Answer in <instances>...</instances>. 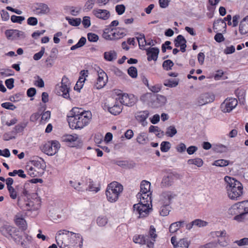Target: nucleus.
I'll return each mask as SVG.
<instances>
[{"mask_svg": "<svg viewBox=\"0 0 248 248\" xmlns=\"http://www.w3.org/2000/svg\"><path fill=\"white\" fill-rule=\"evenodd\" d=\"M224 181L227 184L228 197L232 200H238L243 192L242 184L235 178L228 176L224 177Z\"/></svg>", "mask_w": 248, "mask_h": 248, "instance_id": "1", "label": "nucleus"}, {"mask_svg": "<svg viewBox=\"0 0 248 248\" xmlns=\"http://www.w3.org/2000/svg\"><path fill=\"white\" fill-rule=\"evenodd\" d=\"M88 114L86 118L82 117H76L71 115H67V121L68 123L69 127L72 129H81L85 126L87 125L92 118L91 112H87Z\"/></svg>", "mask_w": 248, "mask_h": 248, "instance_id": "2", "label": "nucleus"}, {"mask_svg": "<svg viewBox=\"0 0 248 248\" xmlns=\"http://www.w3.org/2000/svg\"><path fill=\"white\" fill-rule=\"evenodd\" d=\"M123 190V186L117 182H113L108 185L106 190L107 200L110 202H114L118 199L120 194Z\"/></svg>", "mask_w": 248, "mask_h": 248, "instance_id": "3", "label": "nucleus"}, {"mask_svg": "<svg viewBox=\"0 0 248 248\" xmlns=\"http://www.w3.org/2000/svg\"><path fill=\"white\" fill-rule=\"evenodd\" d=\"M228 215L234 216L233 220L238 222H245L248 220L246 212L243 210V207L238 204V202L233 204L228 210Z\"/></svg>", "mask_w": 248, "mask_h": 248, "instance_id": "4", "label": "nucleus"}, {"mask_svg": "<svg viewBox=\"0 0 248 248\" xmlns=\"http://www.w3.org/2000/svg\"><path fill=\"white\" fill-rule=\"evenodd\" d=\"M61 147L59 142L56 140L48 141L43 147H40L41 150L45 154L49 156L55 155Z\"/></svg>", "mask_w": 248, "mask_h": 248, "instance_id": "5", "label": "nucleus"}, {"mask_svg": "<svg viewBox=\"0 0 248 248\" xmlns=\"http://www.w3.org/2000/svg\"><path fill=\"white\" fill-rule=\"evenodd\" d=\"M133 209L139 214L138 217L139 218L147 217L150 212L153 210L152 207H150L149 203H143L141 201L138 203L134 204Z\"/></svg>", "mask_w": 248, "mask_h": 248, "instance_id": "6", "label": "nucleus"}, {"mask_svg": "<svg viewBox=\"0 0 248 248\" xmlns=\"http://www.w3.org/2000/svg\"><path fill=\"white\" fill-rule=\"evenodd\" d=\"M238 101L235 98L226 99L220 105V109L224 113H229L237 105Z\"/></svg>", "mask_w": 248, "mask_h": 248, "instance_id": "7", "label": "nucleus"}, {"mask_svg": "<svg viewBox=\"0 0 248 248\" xmlns=\"http://www.w3.org/2000/svg\"><path fill=\"white\" fill-rule=\"evenodd\" d=\"M120 103L126 106L132 107L134 106L137 101V98L133 94H128L126 93H122L118 94Z\"/></svg>", "mask_w": 248, "mask_h": 248, "instance_id": "8", "label": "nucleus"}, {"mask_svg": "<svg viewBox=\"0 0 248 248\" xmlns=\"http://www.w3.org/2000/svg\"><path fill=\"white\" fill-rule=\"evenodd\" d=\"M99 70L98 71V77L94 85V87L96 89H101L103 88L108 81V78L106 73L98 67Z\"/></svg>", "mask_w": 248, "mask_h": 248, "instance_id": "9", "label": "nucleus"}, {"mask_svg": "<svg viewBox=\"0 0 248 248\" xmlns=\"http://www.w3.org/2000/svg\"><path fill=\"white\" fill-rule=\"evenodd\" d=\"M166 101L167 99L165 96L159 94H155V97H153L150 106L152 108H158L164 106Z\"/></svg>", "mask_w": 248, "mask_h": 248, "instance_id": "10", "label": "nucleus"}, {"mask_svg": "<svg viewBox=\"0 0 248 248\" xmlns=\"http://www.w3.org/2000/svg\"><path fill=\"white\" fill-rule=\"evenodd\" d=\"M0 232L3 236L9 238L14 233L17 232L16 228L5 224L0 227Z\"/></svg>", "mask_w": 248, "mask_h": 248, "instance_id": "11", "label": "nucleus"}, {"mask_svg": "<svg viewBox=\"0 0 248 248\" xmlns=\"http://www.w3.org/2000/svg\"><path fill=\"white\" fill-rule=\"evenodd\" d=\"M70 90V87H67L66 85L59 86L58 84L56 87V94L57 95H62L64 98L71 100L69 95Z\"/></svg>", "mask_w": 248, "mask_h": 248, "instance_id": "12", "label": "nucleus"}, {"mask_svg": "<svg viewBox=\"0 0 248 248\" xmlns=\"http://www.w3.org/2000/svg\"><path fill=\"white\" fill-rule=\"evenodd\" d=\"M147 55V60L149 62L152 60L156 61L159 53V49L157 47H150L146 49Z\"/></svg>", "mask_w": 248, "mask_h": 248, "instance_id": "13", "label": "nucleus"}, {"mask_svg": "<svg viewBox=\"0 0 248 248\" xmlns=\"http://www.w3.org/2000/svg\"><path fill=\"white\" fill-rule=\"evenodd\" d=\"M215 98V96L213 93H204L201 94L199 97L198 103L199 105H203L213 102Z\"/></svg>", "mask_w": 248, "mask_h": 248, "instance_id": "14", "label": "nucleus"}, {"mask_svg": "<svg viewBox=\"0 0 248 248\" xmlns=\"http://www.w3.org/2000/svg\"><path fill=\"white\" fill-rule=\"evenodd\" d=\"M104 109H107L108 112L114 115L119 114L122 111L123 107L122 105H119L118 103L115 102V104L111 107L109 104L105 103L104 105Z\"/></svg>", "mask_w": 248, "mask_h": 248, "instance_id": "15", "label": "nucleus"}, {"mask_svg": "<svg viewBox=\"0 0 248 248\" xmlns=\"http://www.w3.org/2000/svg\"><path fill=\"white\" fill-rule=\"evenodd\" d=\"M87 112H91L90 111H85L82 108H73L69 111L68 115L74 116L76 117H82V118H86L88 116Z\"/></svg>", "mask_w": 248, "mask_h": 248, "instance_id": "16", "label": "nucleus"}, {"mask_svg": "<svg viewBox=\"0 0 248 248\" xmlns=\"http://www.w3.org/2000/svg\"><path fill=\"white\" fill-rule=\"evenodd\" d=\"M232 19V16L231 15H228L225 17H224V19H222L221 18H219L217 19V20H215L213 23V30L215 31V30H217L216 31H217V28L216 27V26L219 23H221L222 24V26L224 28V30L222 31V33H225L226 32V29H227V26L226 24L225 23V21H229L231 20Z\"/></svg>", "mask_w": 248, "mask_h": 248, "instance_id": "17", "label": "nucleus"}, {"mask_svg": "<svg viewBox=\"0 0 248 248\" xmlns=\"http://www.w3.org/2000/svg\"><path fill=\"white\" fill-rule=\"evenodd\" d=\"M179 176L180 175L176 172L170 173L167 176L164 177L162 183L167 186H171L173 183L174 179H178Z\"/></svg>", "mask_w": 248, "mask_h": 248, "instance_id": "18", "label": "nucleus"}, {"mask_svg": "<svg viewBox=\"0 0 248 248\" xmlns=\"http://www.w3.org/2000/svg\"><path fill=\"white\" fill-rule=\"evenodd\" d=\"M149 112L148 110L140 111L138 112V114L135 116V118L144 126L147 124V122H145V121L149 117Z\"/></svg>", "mask_w": 248, "mask_h": 248, "instance_id": "19", "label": "nucleus"}, {"mask_svg": "<svg viewBox=\"0 0 248 248\" xmlns=\"http://www.w3.org/2000/svg\"><path fill=\"white\" fill-rule=\"evenodd\" d=\"M17 205L21 209L25 211H31L34 206V202L31 199L28 200L24 199V202L22 203L20 201L19 198L18 199Z\"/></svg>", "mask_w": 248, "mask_h": 248, "instance_id": "20", "label": "nucleus"}, {"mask_svg": "<svg viewBox=\"0 0 248 248\" xmlns=\"http://www.w3.org/2000/svg\"><path fill=\"white\" fill-rule=\"evenodd\" d=\"M93 14L94 16L100 19L107 20L110 17V13L108 11L105 9L94 10Z\"/></svg>", "mask_w": 248, "mask_h": 248, "instance_id": "21", "label": "nucleus"}, {"mask_svg": "<svg viewBox=\"0 0 248 248\" xmlns=\"http://www.w3.org/2000/svg\"><path fill=\"white\" fill-rule=\"evenodd\" d=\"M239 32L241 34H246L248 32V18L244 17L240 22L239 28Z\"/></svg>", "mask_w": 248, "mask_h": 248, "instance_id": "22", "label": "nucleus"}, {"mask_svg": "<svg viewBox=\"0 0 248 248\" xmlns=\"http://www.w3.org/2000/svg\"><path fill=\"white\" fill-rule=\"evenodd\" d=\"M186 224V221L180 220L170 224L169 227V231L170 233H174L177 232L180 228L184 227Z\"/></svg>", "mask_w": 248, "mask_h": 248, "instance_id": "23", "label": "nucleus"}, {"mask_svg": "<svg viewBox=\"0 0 248 248\" xmlns=\"http://www.w3.org/2000/svg\"><path fill=\"white\" fill-rule=\"evenodd\" d=\"M35 9L37 11L39 10L38 14H46L50 11V9L47 4L43 3H36Z\"/></svg>", "mask_w": 248, "mask_h": 248, "instance_id": "24", "label": "nucleus"}, {"mask_svg": "<svg viewBox=\"0 0 248 248\" xmlns=\"http://www.w3.org/2000/svg\"><path fill=\"white\" fill-rule=\"evenodd\" d=\"M14 221L15 224L21 228L22 231H24L26 230L27 227L25 225L26 221L22 217H20L17 215H16L14 218Z\"/></svg>", "mask_w": 248, "mask_h": 248, "instance_id": "25", "label": "nucleus"}, {"mask_svg": "<svg viewBox=\"0 0 248 248\" xmlns=\"http://www.w3.org/2000/svg\"><path fill=\"white\" fill-rule=\"evenodd\" d=\"M117 54L115 50H110L105 52L104 58L105 60L108 62H112L117 59Z\"/></svg>", "mask_w": 248, "mask_h": 248, "instance_id": "26", "label": "nucleus"}, {"mask_svg": "<svg viewBox=\"0 0 248 248\" xmlns=\"http://www.w3.org/2000/svg\"><path fill=\"white\" fill-rule=\"evenodd\" d=\"M151 184L149 182L143 180L140 184V196L142 195V194H146L150 190Z\"/></svg>", "mask_w": 248, "mask_h": 248, "instance_id": "27", "label": "nucleus"}, {"mask_svg": "<svg viewBox=\"0 0 248 248\" xmlns=\"http://www.w3.org/2000/svg\"><path fill=\"white\" fill-rule=\"evenodd\" d=\"M212 150L218 153H226L228 150L227 147L221 144L213 145Z\"/></svg>", "mask_w": 248, "mask_h": 248, "instance_id": "28", "label": "nucleus"}, {"mask_svg": "<svg viewBox=\"0 0 248 248\" xmlns=\"http://www.w3.org/2000/svg\"><path fill=\"white\" fill-rule=\"evenodd\" d=\"M186 40L181 34L178 35L174 40V46L176 47H179L182 44H186Z\"/></svg>", "mask_w": 248, "mask_h": 248, "instance_id": "29", "label": "nucleus"}, {"mask_svg": "<svg viewBox=\"0 0 248 248\" xmlns=\"http://www.w3.org/2000/svg\"><path fill=\"white\" fill-rule=\"evenodd\" d=\"M78 139V136L75 134V136L71 135H65L62 137V141L65 142L73 143V144Z\"/></svg>", "mask_w": 248, "mask_h": 248, "instance_id": "30", "label": "nucleus"}, {"mask_svg": "<svg viewBox=\"0 0 248 248\" xmlns=\"http://www.w3.org/2000/svg\"><path fill=\"white\" fill-rule=\"evenodd\" d=\"M65 19L68 22V23L70 25L75 27L78 26L81 22V20L80 18H73L66 16Z\"/></svg>", "mask_w": 248, "mask_h": 248, "instance_id": "31", "label": "nucleus"}, {"mask_svg": "<svg viewBox=\"0 0 248 248\" xmlns=\"http://www.w3.org/2000/svg\"><path fill=\"white\" fill-rule=\"evenodd\" d=\"M148 239V235H138L134 236L133 240L135 243L142 245L146 244V239Z\"/></svg>", "mask_w": 248, "mask_h": 248, "instance_id": "32", "label": "nucleus"}, {"mask_svg": "<svg viewBox=\"0 0 248 248\" xmlns=\"http://www.w3.org/2000/svg\"><path fill=\"white\" fill-rule=\"evenodd\" d=\"M153 97H155V94L151 93H147L143 94L140 97V100L143 103L148 102L152 101Z\"/></svg>", "mask_w": 248, "mask_h": 248, "instance_id": "33", "label": "nucleus"}, {"mask_svg": "<svg viewBox=\"0 0 248 248\" xmlns=\"http://www.w3.org/2000/svg\"><path fill=\"white\" fill-rule=\"evenodd\" d=\"M230 163L232 164V162H231L229 160L221 159L215 161L212 165L217 167H224L228 166Z\"/></svg>", "mask_w": 248, "mask_h": 248, "instance_id": "34", "label": "nucleus"}, {"mask_svg": "<svg viewBox=\"0 0 248 248\" xmlns=\"http://www.w3.org/2000/svg\"><path fill=\"white\" fill-rule=\"evenodd\" d=\"M136 140L139 144H144L146 143L149 140L146 135V133L145 132H141L138 135L136 139Z\"/></svg>", "mask_w": 248, "mask_h": 248, "instance_id": "35", "label": "nucleus"}, {"mask_svg": "<svg viewBox=\"0 0 248 248\" xmlns=\"http://www.w3.org/2000/svg\"><path fill=\"white\" fill-rule=\"evenodd\" d=\"M179 82V79L178 78L175 79H167L164 81V85L165 86L169 87L170 88H173L176 87Z\"/></svg>", "mask_w": 248, "mask_h": 248, "instance_id": "36", "label": "nucleus"}, {"mask_svg": "<svg viewBox=\"0 0 248 248\" xmlns=\"http://www.w3.org/2000/svg\"><path fill=\"white\" fill-rule=\"evenodd\" d=\"M16 231L17 232L14 233L13 235H12L11 238H12L16 243L19 244L22 240L23 236L21 231H20L17 228H16Z\"/></svg>", "mask_w": 248, "mask_h": 248, "instance_id": "37", "label": "nucleus"}, {"mask_svg": "<svg viewBox=\"0 0 248 248\" xmlns=\"http://www.w3.org/2000/svg\"><path fill=\"white\" fill-rule=\"evenodd\" d=\"M177 132V129L174 125H170L167 128L165 135L168 137H172Z\"/></svg>", "mask_w": 248, "mask_h": 248, "instance_id": "38", "label": "nucleus"}, {"mask_svg": "<svg viewBox=\"0 0 248 248\" xmlns=\"http://www.w3.org/2000/svg\"><path fill=\"white\" fill-rule=\"evenodd\" d=\"M178 245L177 248H188L190 242L188 240L187 238H184L180 239V240L178 242Z\"/></svg>", "mask_w": 248, "mask_h": 248, "instance_id": "39", "label": "nucleus"}, {"mask_svg": "<svg viewBox=\"0 0 248 248\" xmlns=\"http://www.w3.org/2000/svg\"><path fill=\"white\" fill-rule=\"evenodd\" d=\"M187 163L189 165L194 164L198 167H202L203 164V160L200 158L195 159H189L187 160Z\"/></svg>", "mask_w": 248, "mask_h": 248, "instance_id": "40", "label": "nucleus"}, {"mask_svg": "<svg viewBox=\"0 0 248 248\" xmlns=\"http://www.w3.org/2000/svg\"><path fill=\"white\" fill-rule=\"evenodd\" d=\"M170 205L168 204H165L162 205L160 210V215L162 216H167L169 214L170 212Z\"/></svg>", "mask_w": 248, "mask_h": 248, "instance_id": "41", "label": "nucleus"}, {"mask_svg": "<svg viewBox=\"0 0 248 248\" xmlns=\"http://www.w3.org/2000/svg\"><path fill=\"white\" fill-rule=\"evenodd\" d=\"M85 78L79 77L78 81L74 87V90L79 93L83 86V83L85 82Z\"/></svg>", "mask_w": 248, "mask_h": 248, "instance_id": "42", "label": "nucleus"}, {"mask_svg": "<svg viewBox=\"0 0 248 248\" xmlns=\"http://www.w3.org/2000/svg\"><path fill=\"white\" fill-rule=\"evenodd\" d=\"M28 123H22L16 125L14 129L15 130V134L22 132L24 128L27 126Z\"/></svg>", "mask_w": 248, "mask_h": 248, "instance_id": "43", "label": "nucleus"}, {"mask_svg": "<svg viewBox=\"0 0 248 248\" xmlns=\"http://www.w3.org/2000/svg\"><path fill=\"white\" fill-rule=\"evenodd\" d=\"M128 75L133 78H135L138 76V70L135 66H130L127 69Z\"/></svg>", "mask_w": 248, "mask_h": 248, "instance_id": "44", "label": "nucleus"}, {"mask_svg": "<svg viewBox=\"0 0 248 248\" xmlns=\"http://www.w3.org/2000/svg\"><path fill=\"white\" fill-rule=\"evenodd\" d=\"M174 65V63L170 60H167L163 62L162 67L166 71L170 70L172 69V67Z\"/></svg>", "mask_w": 248, "mask_h": 248, "instance_id": "45", "label": "nucleus"}, {"mask_svg": "<svg viewBox=\"0 0 248 248\" xmlns=\"http://www.w3.org/2000/svg\"><path fill=\"white\" fill-rule=\"evenodd\" d=\"M171 147V144L170 142L167 141H162L160 144V150L162 152H168Z\"/></svg>", "mask_w": 248, "mask_h": 248, "instance_id": "46", "label": "nucleus"}, {"mask_svg": "<svg viewBox=\"0 0 248 248\" xmlns=\"http://www.w3.org/2000/svg\"><path fill=\"white\" fill-rule=\"evenodd\" d=\"M192 224H193V226L202 227L207 226L208 222L200 219H196L192 221Z\"/></svg>", "mask_w": 248, "mask_h": 248, "instance_id": "47", "label": "nucleus"}, {"mask_svg": "<svg viewBox=\"0 0 248 248\" xmlns=\"http://www.w3.org/2000/svg\"><path fill=\"white\" fill-rule=\"evenodd\" d=\"M1 70L3 71L0 72V75L3 77H9L11 76H14L15 75L14 71L11 69H1Z\"/></svg>", "mask_w": 248, "mask_h": 248, "instance_id": "48", "label": "nucleus"}, {"mask_svg": "<svg viewBox=\"0 0 248 248\" xmlns=\"http://www.w3.org/2000/svg\"><path fill=\"white\" fill-rule=\"evenodd\" d=\"M96 222L99 226L104 227L108 223V218L106 217H98L97 218Z\"/></svg>", "mask_w": 248, "mask_h": 248, "instance_id": "49", "label": "nucleus"}, {"mask_svg": "<svg viewBox=\"0 0 248 248\" xmlns=\"http://www.w3.org/2000/svg\"><path fill=\"white\" fill-rule=\"evenodd\" d=\"M30 185V184L28 182H26L24 184L23 191L21 194V196H24L26 198V199L30 200L31 195L29 193L28 191L27 190V188L28 187V186Z\"/></svg>", "mask_w": 248, "mask_h": 248, "instance_id": "50", "label": "nucleus"}, {"mask_svg": "<svg viewBox=\"0 0 248 248\" xmlns=\"http://www.w3.org/2000/svg\"><path fill=\"white\" fill-rule=\"evenodd\" d=\"M25 19V17L23 16L13 15L11 17V20L13 23H17L19 24H21Z\"/></svg>", "mask_w": 248, "mask_h": 248, "instance_id": "51", "label": "nucleus"}, {"mask_svg": "<svg viewBox=\"0 0 248 248\" xmlns=\"http://www.w3.org/2000/svg\"><path fill=\"white\" fill-rule=\"evenodd\" d=\"M87 38L91 42H96L99 39V36L94 33L89 32L87 33Z\"/></svg>", "mask_w": 248, "mask_h": 248, "instance_id": "52", "label": "nucleus"}, {"mask_svg": "<svg viewBox=\"0 0 248 248\" xmlns=\"http://www.w3.org/2000/svg\"><path fill=\"white\" fill-rule=\"evenodd\" d=\"M125 35L126 34L124 32L120 31V30L117 31V30L112 33V38H114V40L119 39Z\"/></svg>", "mask_w": 248, "mask_h": 248, "instance_id": "53", "label": "nucleus"}, {"mask_svg": "<svg viewBox=\"0 0 248 248\" xmlns=\"http://www.w3.org/2000/svg\"><path fill=\"white\" fill-rule=\"evenodd\" d=\"M45 48L44 46L41 47V50L39 52L35 53L33 56V58L35 61L39 60L43 56L45 53Z\"/></svg>", "mask_w": 248, "mask_h": 248, "instance_id": "54", "label": "nucleus"}, {"mask_svg": "<svg viewBox=\"0 0 248 248\" xmlns=\"http://www.w3.org/2000/svg\"><path fill=\"white\" fill-rule=\"evenodd\" d=\"M23 95V93H18L15 94L14 95L11 96L9 100L11 102H16L21 100V96Z\"/></svg>", "mask_w": 248, "mask_h": 248, "instance_id": "55", "label": "nucleus"}, {"mask_svg": "<svg viewBox=\"0 0 248 248\" xmlns=\"http://www.w3.org/2000/svg\"><path fill=\"white\" fill-rule=\"evenodd\" d=\"M36 93V90L35 88L31 87L29 88L27 91V95L29 97H31V100H33V98H32Z\"/></svg>", "mask_w": 248, "mask_h": 248, "instance_id": "56", "label": "nucleus"}, {"mask_svg": "<svg viewBox=\"0 0 248 248\" xmlns=\"http://www.w3.org/2000/svg\"><path fill=\"white\" fill-rule=\"evenodd\" d=\"M1 107L5 109L14 110L16 108V107L10 102L3 103L1 105Z\"/></svg>", "mask_w": 248, "mask_h": 248, "instance_id": "57", "label": "nucleus"}, {"mask_svg": "<svg viewBox=\"0 0 248 248\" xmlns=\"http://www.w3.org/2000/svg\"><path fill=\"white\" fill-rule=\"evenodd\" d=\"M125 10V7L124 4L117 5L115 6V11L119 15L123 14Z\"/></svg>", "mask_w": 248, "mask_h": 248, "instance_id": "58", "label": "nucleus"}, {"mask_svg": "<svg viewBox=\"0 0 248 248\" xmlns=\"http://www.w3.org/2000/svg\"><path fill=\"white\" fill-rule=\"evenodd\" d=\"M82 23L85 28L87 29L89 28L91 26L90 17L88 16H84Z\"/></svg>", "mask_w": 248, "mask_h": 248, "instance_id": "59", "label": "nucleus"}, {"mask_svg": "<svg viewBox=\"0 0 248 248\" xmlns=\"http://www.w3.org/2000/svg\"><path fill=\"white\" fill-rule=\"evenodd\" d=\"M15 79L13 78H10L5 81V84L8 89L11 90L14 87Z\"/></svg>", "mask_w": 248, "mask_h": 248, "instance_id": "60", "label": "nucleus"}, {"mask_svg": "<svg viewBox=\"0 0 248 248\" xmlns=\"http://www.w3.org/2000/svg\"><path fill=\"white\" fill-rule=\"evenodd\" d=\"M9 195L12 199H16L17 198V192L13 186L7 188Z\"/></svg>", "mask_w": 248, "mask_h": 248, "instance_id": "61", "label": "nucleus"}, {"mask_svg": "<svg viewBox=\"0 0 248 248\" xmlns=\"http://www.w3.org/2000/svg\"><path fill=\"white\" fill-rule=\"evenodd\" d=\"M238 204L243 207V210L246 212L247 216L248 217V200L238 202Z\"/></svg>", "mask_w": 248, "mask_h": 248, "instance_id": "62", "label": "nucleus"}, {"mask_svg": "<svg viewBox=\"0 0 248 248\" xmlns=\"http://www.w3.org/2000/svg\"><path fill=\"white\" fill-rule=\"evenodd\" d=\"M176 151L180 153H182L186 150V145L183 142H181L176 146Z\"/></svg>", "mask_w": 248, "mask_h": 248, "instance_id": "63", "label": "nucleus"}, {"mask_svg": "<svg viewBox=\"0 0 248 248\" xmlns=\"http://www.w3.org/2000/svg\"><path fill=\"white\" fill-rule=\"evenodd\" d=\"M239 246L248 245V238L245 237L235 242Z\"/></svg>", "mask_w": 248, "mask_h": 248, "instance_id": "64", "label": "nucleus"}]
</instances>
